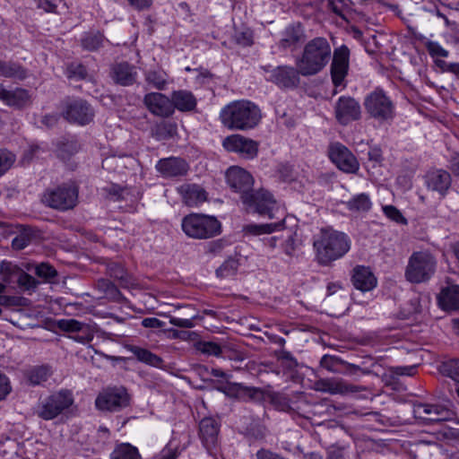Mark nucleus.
Listing matches in <instances>:
<instances>
[{"mask_svg": "<svg viewBox=\"0 0 459 459\" xmlns=\"http://www.w3.org/2000/svg\"><path fill=\"white\" fill-rule=\"evenodd\" d=\"M351 245V238L345 233L323 228L313 242L315 259L319 265L329 266L343 257L350 251Z\"/></svg>", "mask_w": 459, "mask_h": 459, "instance_id": "obj_1", "label": "nucleus"}, {"mask_svg": "<svg viewBox=\"0 0 459 459\" xmlns=\"http://www.w3.org/2000/svg\"><path fill=\"white\" fill-rule=\"evenodd\" d=\"M262 118L261 110L250 100H235L220 112L221 124L230 130L247 131L258 126Z\"/></svg>", "mask_w": 459, "mask_h": 459, "instance_id": "obj_2", "label": "nucleus"}, {"mask_svg": "<svg viewBox=\"0 0 459 459\" xmlns=\"http://www.w3.org/2000/svg\"><path fill=\"white\" fill-rule=\"evenodd\" d=\"M332 57V47L325 37H316L303 47L296 65L303 76H313L321 73Z\"/></svg>", "mask_w": 459, "mask_h": 459, "instance_id": "obj_3", "label": "nucleus"}, {"mask_svg": "<svg viewBox=\"0 0 459 459\" xmlns=\"http://www.w3.org/2000/svg\"><path fill=\"white\" fill-rule=\"evenodd\" d=\"M181 229L188 238L202 240L219 236L222 225L215 216L191 212L183 217Z\"/></svg>", "mask_w": 459, "mask_h": 459, "instance_id": "obj_4", "label": "nucleus"}, {"mask_svg": "<svg viewBox=\"0 0 459 459\" xmlns=\"http://www.w3.org/2000/svg\"><path fill=\"white\" fill-rule=\"evenodd\" d=\"M369 118L378 123H389L395 117V105L391 98L380 88L366 95L363 102Z\"/></svg>", "mask_w": 459, "mask_h": 459, "instance_id": "obj_5", "label": "nucleus"}, {"mask_svg": "<svg viewBox=\"0 0 459 459\" xmlns=\"http://www.w3.org/2000/svg\"><path fill=\"white\" fill-rule=\"evenodd\" d=\"M79 186L75 181H67L56 187L48 188L42 201L48 206L61 211L74 208L78 203Z\"/></svg>", "mask_w": 459, "mask_h": 459, "instance_id": "obj_6", "label": "nucleus"}, {"mask_svg": "<svg viewBox=\"0 0 459 459\" xmlns=\"http://www.w3.org/2000/svg\"><path fill=\"white\" fill-rule=\"evenodd\" d=\"M437 260L429 251L413 252L409 258L405 278L411 283L426 282L434 275Z\"/></svg>", "mask_w": 459, "mask_h": 459, "instance_id": "obj_7", "label": "nucleus"}, {"mask_svg": "<svg viewBox=\"0 0 459 459\" xmlns=\"http://www.w3.org/2000/svg\"><path fill=\"white\" fill-rule=\"evenodd\" d=\"M248 212L258 213L260 216L273 219L277 211V204L273 195L265 189L252 190L242 201Z\"/></svg>", "mask_w": 459, "mask_h": 459, "instance_id": "obj_8", "label": "nucleus"}, {"mask_svg": "<svg viewBox=\"0 0 459 459\" xmlns=\"http://www.w3.org/2000/svg\"><path fill=\"white\" fill-rule=\"evenodd\" d=\"M71 392L61 390L47 397L39 406L37 415L45 420H50L56 418L65 409L73 403Z\"/></svg>", "mask_w": 459, "mask_h": 459, "instance_id": "obj_9", "label": "nucleus"}, {"mask_svg": "<svg viewBox=\"0 0 459 459\" xmlns=\"http://www.w3.org/2000/svg\"><path fill=\"white\" fill-rule=\"evenodd\" d=\"M221 421L214 417H204L198 425V437L209 455L215 457L220 446Z\"/></svg>", "mask_w": 459, "mask_h": 459, "instance_id": "obj_10", "label": "nucleus"}, {"mask_svg": "<svg viewBox=\"0 0 459 459\" xmlns=\"http://www.w3.org/2000/svg\"><path fill=\"white\" fill-rule=\"evenodd\" d=\"M95 404L100 411H119L129 406L130 395L122 386L108 388L97 396Z\"/></svg>", "mask_w": 459, "mask_h": 459, "instance_id": "obj_11", "label": "nucleus"}, {"mask_svg": "<svg viewBox=\"0 0 459 459\" xmlns=\"http://www.w3.org/2000/svg\"><path fill=\"white\" fill-rule=\"evenodd\" d=\"M222 146L227 152L237 153L240 158L246 160L255 159L259 150L258 142L238 134L225 137Z\"/></svg>", "mask_w": 459, "mask_h": 459, "instance_id": "obj_12", "label": "nucleus"}, {"mask_svg": "<svg viewBox=\"0 0 459 459\" xmlns=\"http://www.w3.org/2000/svg\"><path fill=\"white\" fill-rule=\"evenodd\" d=\"M332 56L330 74L333 84L335 88H345L344 81L350 67V49L346 45H342L334 48Z\"/></svg>", "mask_w": 459, "mask_h": 459, "instance_id": "obj_13", "label": "nucleus"}, {"mask_svg": "<svg viewBox=\"0 0 459 459\" xmlns=\"http://www.w3.org/2000/svg\"><path fill=\"white\" fill-rule=\"evenodd\" d=\"M413 414L425 424L431 425L451 420L454 413L442 404L419 403L413 405Z\"/></svg>", "mask_w": 459, "mask_h": 459, "instance_id": "obj_14", "label": "nucleus"}, {"mask_svg": "<svg viewBox=\"0 0 459 459\" xmlns=\"http://www.w3.org/2000/svg\"><path fill=\"white\" fill-rule=\"evenodd\" d=\"M63 116L70 123L85 126L93 120L95 112L86 100L76 99L66 103Z\"/></svg>", "mask_w": 459, "mask_h": 459, "instance_id": "obj_15", "label": "nucleus"}, {"mask_svg": "<svg viewBox=\"0 0 459 459\" xmlns=\"http://www.w3.org/2000/svg\"><path fill=\"white\" fill-rule=\"evenodd\" d=\"M359 102L351 96H341L334 105V117L342 126H347L361 118Z\"/></svg>", "mask_w": 459, "mask_h": 459, "instance_id": "obj_16", "label": "nucleus"}, {"mask_svg": "<svg viewBox=\"0 0 459 459\" xmlns=\"http://www.w3.org/2000/svg\"><path fill=\"white\" fill-rule=\"evenodd\" d=\"M328 155L332 162L345 173H356L359 169L356 157L341 143H332L329 146Z\"/></svg>", "mask_w": 459, "mask_h": 459, "instance_id": "obj_17", "label": "nucleus"}, {"mask_svg": "<svg viewBox=\"0 0 459 459\" xmlns=\"http://www.w3.org/2000/svg\"><path fill=\"white\" fill-rule=\"evenodd\" d=\"M226 179L230 187L239 195L241 202L253 190L254 178L252 175L240 167H230L226 172Z\"/></svg>", "mask_w": 459, "mask_h": 459, "instance_id": "obj_18", "label": "nucleus"}, {"mask_svg": "<svg viewBox=\"0 0 459 459\" xmlns=\"http://www.w3.org/2000/svg\"><path fill=\"white\" fill-rule=\"evenodd\" d=\"M299 68L291 65H279L273 68L271 74L265 80L271 82L281 89H294L299 84Z\"/></svg>", "mask_w": 459, "mask_h": 459, "instance_id": "obj_19", "label": "nucleus"}, {"mask_svg": "<svg viewBox=\"0 0 459 459\" xmlns=\"http://www.w3.org/2000/svg\"><path fill=\"white\" fill-rule=\"evenodd\" d=\"M425 185L430 191L437 192L441 197L447 195L452 185L450 173L442 169H436L427 172Z\"/></svg>", "mask_w": 459, "mask_h": 459, "instance_id": "obj_20", "label": "nucleus"}, {"mask_svg": "<svg viewBox=\"0 0 459 459\" xmlns=\"http://www.w3.org/2000/svg\"><path fill=\"white\" fill-rule=\"evenodd\" d=\"M56 326L64 332L74 333L72 338L81 343H87L93 340L94 333L91 327L75 319H60Z\"/></svg>", "mask_w": 459, "mask_h": 459, "instance_id": "obj_21", "label": "nucleus"}, {"mask_svg": "<svg viewBox=\"0 0 459 459\" xmlns=\"http://www.w3.org/2000/svg\"><path fill=\"white\" fill-rule=\"evenodd\" d=\"M143 103L148 110L155 116L169 117L173 114L171 97L169 98L160 92L145 94Z\"/></svg>", "mask_w": 459, "mask_h": 459, "instance_id": "obj_22", "label": "nucleus"}, {"mask_svg": "<svg viewBox=\"0 0 459 459\" xmlns=\"http://www.w3.org/2000/svg\"><path fill=\"white\" fill-rule=\"evenodd\" d=\"M155 168L164 178H177L186 175L189 166L182 158L169 157L158 160Z\"/></svg>", "mask_w": 459, "mask_h": 459, "instance_id": "obj_23", "label": "nucleus"}, {"mask_svg": "<svg viewBox=\"0 0 459 459\" xmlns=\"http://www.w3.org/2000/svg\"><path fill=\"white\" fill-rule=\"evenodd\" d=\"M218 390L230 398L239 400H255L263 395V391L258 387L244 385L240 383L227 382L218 387Z\"/></svg>", "mask_w": 459, "mask_h": 459, "instance_id": "obj_24", "label": "nucleus"}, {"mask_svg": "<svg viewBox=\"0 0 459 459\" xmlns=\"http://www.w3.org/2000/svg\"><path fill=\"white\" fill-rule=\"evenodd\" d=\"M351 281L355 289L367 292L377 287V279L369 267L356 265L351 274Z\"/></svg>", "mask_w": 459, "mask_h": 459, "instance_id": "obj_25", "label": "nucleus"}, {"mask_svg": "<svg viewBox=\"0 0 459 459\" xmlns=\"http://www.w3.org/2000/svg\"><path fill=\"white\" fill-rule=\"evenodd\" d=\"M110 77L116 84L131 86L136 82L137 71L127 62L115 63L110 68Z\"/></svg>", "mask_w": 459, "mask_h": 459, "instance_id": "obj_26", "label": "nucleus"}, {"mask_svg": "<svg viewBox=\"0 0 459 459\" xmlns=\"http://www.w3.org/2000/svg\"><path fill=\"white\" fill-rule=\"evenodd\" d=\"M0 101L9 107L21 109L30 104V95L25 89L7 90L3 84H0Z\"/></svg>", "mask_w": 459, "mask_h": 459, "instance_id": "obj_27", "label": "nucleus"}, {"mask_svg": "<svg viewBox=\"0 0 459 459\" xmlns=\"http://www.w3.org/2000/svg\"><path fill=\"white\" fill-rule=\"evenodd\" d=\"M304 38L305 33L301 23L292 22L281 32V38L278 42V47L283 50L296 48L299 42L304 40Z\"/></svg>", "mask_w": 459, "mask_h": 459, "instance_id": "obj_28", "label": "nucleus"}, {"mask_svg": "<svg viewBox=\"0 0 459 459\" xmlns=\"http://www.w3.org/2000/svg\"><path fill=\"white\" fill-rule=\"evenodd\" d=\"M316 385L317 390L330 394H346L361 390L359 386L348 384L342 379H321L316 383Z\"/></svg>", "mask_w": 459, "mask_h": 459, "instance_id": "obj_29", "label": "nucleus"}, {"mask_svg": "<svg viewBox=\"0 0 459 459\" xmlns=\"http://www.w3.org/2000/svg\"><path fill=\"white\" fill-rule=\"evenodd\" d=\"M183 202L186 206L196 207L207 200V193L201 186L186 184L180 187Z\"/></svg>", "mask_w": 459, "mask_h": 459, "instance_id": "obj_30", "label": "nucleus"}, {"mask_svg": "<svg viewBox=\"0 0 459 459\" xmlns=\"http://www.w3.org/2000/svg\"><path fill=\"white\" fill-rule=\"evenodd\" d=\"M171 102L173 110L176 108L180 112H192L195 110L197 106L195 96L186 90L173 91Z\"/></svg>", "mask_w": 459, "mask_h": 459, "instance_id": "obj_31", "label": "nucleus"}, {"mask_svg": "<svg viewBox=\"0 0 459 459\" xmlns=\"http://www.w3.org/2000/svg\"><path fill=\"white\" fill-rule=\"evenodd\" d=\"M439 305L446 310L459 309V285H452L441 290L438 297Z\"/></svg>", "mask_w": 459, "mask_h": 459, "instance_id": "obj_32", "label": "nucleus"}, {"mask_svg": "<svg viewBox=\"0 0 459 459\" xmlns=\"http://www.w3.org/2000/svg\"><path fill=\"white\" fill-rule=\"evenodd\" d=\"M128 351L142 363L158 368H161L164 366V360L147 349L136 345H130Z\"/></svg>", "mask_w": 459, "mask_h": 459, "instance_id": "obj_33", "label": "nucleus"}, {"mask_svg": "<svg viewBox=\"0 0 459 459\" xmlns=\"http://www.w3.org/2000/svg\"><path fill=\"white\" fill-rule=\"evenodd\" d=\"M23 446L14 438L5 437L0 440V457L15 459L22 457Z\"/></svg>", "mask_w": 459, "mask_h": 459, "instance_id": "obj_34", "label": "nucleus"}, {"mask_svg": "<svg viewBox=\"0 0 459 459\" xmlns=\"http://www.w3.org/2000/svg\"><path fill=\"white\" fill-rule=\"evenodd\" d=\"M0 77L24 80L27 70L19 63L0 59Z\"/></svg>", "mask_w": 459, "mask_h": 459, "instance_id": "obj_35", "label": "nucleus"}, {"mask_svg": "<svg viewBox=\"0 0 459 459\" xmlns=\"http://www.w3.org/2000/svg\"><path fill=\"white\" fill-rule=\"evenodd\" d=\"M282 228L283 221L263 224L249 223L243 226L242 232L245 236H260L264 234H271Z\"/></svg>", "mask_w": 459, "mask_h": 459, "instance_id": "obj_36", "label": "nucleus"}, {"mask_svg": "<svg viewBox=\"0 0 459 459\" xmlns=\"http://www.w3.org/2000/svg\"><path fill=\"white\" fill-rule=\"evenodd\" d=\"M168 74L162 69H149L144 74L145 82L152 88L162 91L168 84Z\"/></svg>", "mask_w": 459, "mask_h": 459, "instance_id": "obj_37", "label": "nucleus"}, {"mask_svg": "<svg viewBox=\"0 0 459 459\" xmlns=\"http://www.w3.org/2000/svg\"><path fill=\"white\" fill-rule=\"evenodd\" d=\"M110 459H142V455L136 446L129 443H120L110 454Z\"/></svg>", "mask_w": 459, "mask_h": 459, "instance_id": "obj_38", "label": "nucleus"}, {"mask_svg": "<svg viewBox=\"0 0 459 459\" xmlns=\"http://www.w3.org/2000/svg\"><path fill=\"white\" fill-rule=\"evenodd\" d=\"M242 433L251 440H262L265 437L267 429L259 420L252 418Z\"/></svg>", "mask_w": 459, "mask_h": 459, "instance_id": "obj_39", "label": "nucleus"}, {"mask_svg": "<svg viewBox=\"0 0 459 459\" xmlns=\"http://www.w3.org/2000/svg\"><path fill=\"white\" fill-rule=\"evenodd\" d=\"M51 368L48 366H37L26 373L29 383L32 385H41L51 376Z\"/></svg>", "mask_w": 459, "mask_h": 459, "instance_id": "obj_40", "label": "nucleus"}, {"mask_svg": "<svg viewBox=\"0 0 459 459\" xmlns=\"http://www.w3.org/2000/svg\"><path fill=\"white\" fill-rule=\"evenodd\" d=\"M108 274L117 281L122 287H128L131 283L130 276L125 267L117 262H110L107 265Z\"/></svg>", "mask_w": 459, "mask_h": 459, "instance_id": "obj_41", "label": "nucleus"}, {"mask_svg": "<svg viewBox=\"0 0 459 459\" xmlns=\"http://www.w3.org/2000/svg\"><path fill=\"white\" fill-rule=\"evenodd\" d=\"M104 39V35L100 31H88L82 37L81 44L85 50L95 51L102 46Z\"/></svg>", "mask_w": 459, "mask_h": 459, "instance_id": "obj_42", "label": "nucleus"}, {"mask_svg": "<svg viewBox=\"0 0 459 459\" xmlns=\"http://www.w3.org/2000/svg\"><path fill=\"white\" fill-rule=\"evenodd\" d=\"M371 205L372 203L368 195L364 193L353 196L346 203V206L351 212H368Z\"/></svg>", "mask_w": 459, "mask_h": 459, "instance_id": "obj_43", "label": "nucleus"}, {"mask_svg": "<svg viewBox=\"0 0 459 459\" xmlns=\"http://www.w3.org/2000/svg\"><path fill=\"white\" fill-rule=\"evenodd\" d=\"M425 48L436 66L437 61L446 62L441 58H446L449 56V51L444 48L437 41H426Z\"/></svg>", "mask_w": 459, "mask_h": 459, "instance_id": "obj_44", "label": "nucleus"}, {"mask_svg": "<svg viewBox=\"0 0 459 459\" xmlns=\"http://www.w3.org/2000/svg\"><path fill=\"white\" fill-rule=\"evenodd\" d=\"M238 265L237 259L229 258L216 270V275L221 279L234 276L238 272Z\"/></svg>", "mask_w": 459, "mask_h": 459, "instance_id": "obj_45", "label": "nucleus"}, {"mask_svg": "<svg viewBox=\"0 0 459 459\" xmlns=\"http://www.w3.org/2000/svg\"><path fill=\"white\" fill-rule=\"evenodd\" d=\"M342 364H343V360L333 355L325 354L320 359V366L333 373H340L342 371Z\"/></svg>", "mask_w": 459, "mask_h": 459, "instance_id": "obj_46", "label": "nucleus"}, {"mask_svg": "<svg viewBox=\"0 0 459 459\" xmlns=\"http://www.w3.org/2000/svg\"><path fill=\"white\" fill-rule=\"evenodd\" d=\"M34 230L30 227L24 228L12 241V247L16 250L25 248L30 242Z\"/></svg>", "mask_w": 459, "mask_h": 459, "instance_id": "obj_47", "label": "nucleus"}, {"mask_svg": "<svg viewBox=\"0 0 459 459\" xmlns=\"http://www.w3.org/2000/svg\"><path fill=\"white\" fill-rule=\"evenodd\" d=\"M16 156L7 149H0V178H2L14 164Z\"/></svg>", "mask_w": 459, "mask_h": 459, "instance_id": "obj_48", "label": "nucleus"}, {"mask_svg": "<svg viewBox=\"0 0 459 459\" xmlns=\"http://www.w3.org/2000/svg\"><path fill=\"white\" fill-rule=\"evenodd\" d=\"M79 144L76 141H67L63 143L58 148V157L64 160L70 159L71 156L77 153Z\"/></svg>", "mask_w": 459, "mask_h": 459, "instance_id": "obj_49", "label": "nucleus"}, {"mask_svg": "<svg viewBox=\"0 0 459 459\" xmlns=\"http://www.w3.org/2000/svg\"><path fill=\"white\" fill-rule=\"evenodd\" d=\"M34 272L38 277L44 280H51L57 275L56 270L48 263H40L36 264Z\"/></svg>", "mask_w": 459, "mask_h": 459, "instance_id": "obj_50", "label": "nucleus"}, {"mask_svg": "<svg viewBox=\"0 0 459 459\" xmlns=\"http://www.w3.org/2000/svg\"><path fill=\"white\" fill-rule=\"evenodd\" d=\"M440 370L451 378L459 377V359H450L444 361L440 366Z\"/></svg>", "mask_w": 459, "mask_h": 459, "instance_id": "obj_51", "label": "nucleus"}, {"mask_svg": "<svg viewBox=\"0 0 459 459\" xmlns=\"http://www.w3.org/2000/svg\"><path fill=\"white\" fill-rule=\"evenodd\" d=\"M384 214L391 221L399 224H407V220L403 213L394 205H385L382 207Z\"/></svg>", "mask_w": 459, "mask_h": 459, "instance_id": "obj_52", "label": "nucleus"}, {"mask_svg": "<svg viewBox=\"0 0 459 459\" xmlns=\"http://www.w3.org/2000/svg\"><path fill=\"white\" fill-rule=\"evenodd\" d=\"M198 351L204 354L220 357L222 352L221 347L213 342H201L197 346Z\"/></svg>", "mask_w": 459, "mask_h": 459, "instance_id": "obj_53", "label": "nucleus"}, {"mask_svg": "<svg viewBox=\"0 0 459 459\" xmlns=\"http://www.w3.org/2000/svg\"><path fill=\"white\" fill-rule=\"evenodd\" d=\"M87 76V70L82 64H71L67 67V77L75 79H84Z\"/></svg>", "mask_w": 459, "mask_h": 459, "instance_id": "obj_54", "label": "nucleus"}, {"mask_svg": "<svg viewBox=\"0 0 459 459\" xmlns=\"http://www.w3.org/2000/svg\"><path fill=\"white\" fill-rule=\"evenodd\" d=\"M272 403L280 411H290L292 410L290 399L284 394H275L272 397Z\"/></svg>", "mask_w": 459, "mask_h": 459, "instance_id": "obj_55", "label": "nucleus"}, {"mask_svg": "<svg viewBox=\"0 0 459 459\" xmlns=\"http://www.w3.org/2000/svg\"><path fill=\"white\" fill-rule=\"evenodd\" d=\"M18 284L25 290H34L37 287L38 281L30 274L22 272L17 280Z\"/></svg>", "mask_w": 459, "mask_h": 459, "instance_id": "obj_56", "label": "nucleus"}, {"mask_svg": "<svg viewBox=\"0 0 459 459\" xmlns=\"http://www.w3.org/2000/svg\"><path fill=\"white\" fill-rule=\"evenodd\" d=\"M235 41L243 47H250L254 43L253 32L249 29L238 31L235 34Z\"/></svg>", "mask_w": 459, "mask_h": 459, "instance_id": "obj_57", "label": "nucleus"}, {"mask_svg": "<svg viewBox=\"0 0 459 459\" xmlns=\"http://www.w3.org/2000/svg\"><path fill=\"white\" fill-rule=\"evenodd\" d=\"M12 392V385L9 377L0 371V401L4 400Z\"/></svg>", "mask_w": 459, "mask_h": 459, "instance_id": "obj_58", "label": "nucleus"}, {"mask_svg": "<svg viewBox=\"0 0 459 459\" xmlns=\"http://www.w3.org/2000/svg\"><path fill=\"white\" fill-rule=\"evenodd\" d=\"M359 373L367 374L368 371L364 370L358 365L348 363L343 360V364H342V371L340 372V374L347 376H356Z\"/></svg>", "mask_w": 459, "mask_h": 459, "instance_id": "obj_59", "label": "nucleus"}, {"mask_svg": "<svg viewBox=\"0 0 459 459\" xmlns=\"http://www.w3.org/2000/svg\"><path fill=\"white\" fill-rule=\"evenodd\" d=\"M179 453L177 447L167 445L153 459H177Z\"/></svg>", "mask_w": 459, "mask_h": 459, "instance_id": "obj_60", "label": "nucleus"}, {"mask_svg": "<svg viewBox=\"0 0 459 459\" xmlns=\"http://www.w3.org/2000/svg\"><path fill=\"white\" fill-rule=\"evenodd\" d=\"M61 0H37V7L47 13H56L58 3Z\"/></svg>", "mask_w": 459, "mask_h": 459, "instance_id": "obj_61", "label": "nucleus"}, {"mask_svg": "<svg viewBox=\"0 0 459 459\" xmlns=\"http://www.w3.org/2000/svg\"><path fill=\"white\" fill-rule=\"evenodd\" d=\"M194 318L195 316H193L192 318H179L176 316H170L169 323L172 325L180 328H193L195 326V324L193 322Z\"/></svg>", "mask_w": 459, "mask_h": 459, "instance_id": "obj_62", "label": "nucleus"}, {"mask_svg": "<svg viewBox=\"0 0 459 459\" xmlns=\"http://www.w3.org/2000/svg\"><path fill=\"white\" fill-rule=\"evenodd\" d=\"M437 67L443 72H447L459 75V63L437 62Z\"/></svg>", "mask_w": 459, "mask_h": 459, "instance_id": "obj_63", "label": "nucleus"}, {"mask_svg": "<svg viewBox=\"0 0 459 459\" xmlns=\"http://www.w3.org/2000/svg\"><path fill=\"white\" fill-rule=\"evenodd\" d=\"M99 285L105 290V291L114 298L120 295V291L116 285L108 280H101L99 281Z\"/></svg>", "mask_w": 459, "mask_h": 459, "instance_id": "obj_64", "label": "nucleus"}]
</instances>
